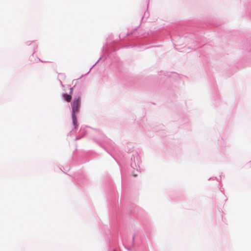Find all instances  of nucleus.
<instances>
[{"label":"nucleus","instance_id":"nucleus-1","mask_svg":"<svg viewBox=\"0 0 251 251\" xmlns=\"http://www.w3.org/2000/svg\"><path fill=\"white\" fill-rule=\"evenodd\" d=\"M80 103H81V99L80 98H77L75 99L72 102V104H73L72 118H73V123L75 126L76 125V123L77 122L76 114H77L79 111Z\"/></svg>","mask_w":251,"mask_h":251},{"label":"nucleus","instance_id":"nucleus-2","mask_svg":"<svg viewBox=\"0 0 251 251\" xmlns=\"http://www.w3.org/2000/svg\"><path fill=\"white\" fill-rule=\"evenodd\" d=\"M63 98L67 102H70L72 99L71 96L67 94L63 95Z\"/></svg>","mask_w":251,"mask_h":251},{"label":"nucleus","instance_id":"nucleus-3","mask_svg":"<svg viewBox=\"0 0 251 251\" xmlns=\"http://www.w3.org/2000/svg\"><path fill=\"white\" fill-rule=\"evenodd\" d=\"M133 176H137V175H133Z\"/></svg>","mask_w":251,"mask_h":251}]
</instances>
